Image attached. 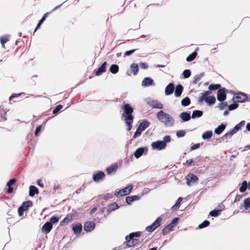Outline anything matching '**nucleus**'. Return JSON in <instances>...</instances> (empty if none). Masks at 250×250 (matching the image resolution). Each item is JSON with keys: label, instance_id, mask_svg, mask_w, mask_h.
Returning a JSON list of instances; mask_svg holds the SVG:
<instances>
[{"label": "nucleus", "instance_id": "5", "mask_svg": "<svg viewBox=\"0 0 250 250\" xmlns=\"http://www.w3.org/2000/svg\"><path fill=\"white\" fill-rule=\"evenodd\" d=\"M162 221V219L161 217H158L150 225L146 227V230L149 232H153L161 225Z\"/></svg>", "mask_w": 250, "mask_h": 250}, {"label": "nucleus", "instance_id": "1", "mask_svg": "<svg viewBox=\"0 0 250 250\" xmlns=\"http://www.w3.org/2000/svg\"><path fill=\"white\" fill-rule=\"evenodd\" d=\"M122 108L123 113L122 118H124V121L127 126V131H130L132 127V123L134 120V116L132 115L134 109L129 104H123Z\"/></svg>", "mask_w": 250, "mask_h": 250}, {"label": "nucleus", "instance_id": "51", "mask_svg": "<svg viewBox=\"0 0 250 250\" xmlns=\"http://www.w3.org/2000/svg\"><path fill=\"white\" fill-rule=\"evenodd\" d=\"M210 224V222L208 220H205L202 223L199 225L198 228L199 229H202L208 226Z\"/></svg>", "mask_w": 250, "mask_h": 250}, {"label": "nucleus", "instance_id": "23", "mask_svg": "<svg viewBox=\"0 0 250 250\" xmlns=\"http://www.w3.org/2000/svg\"><path fill=\"white\" fill-rule=\"evenodd\" d=\"M141 196L140 195H131L130 196H127L125 198V201L126 204L128 205H130L132 202L138 200L140 199Z\"/></svg>", "mask_w": 250, "mask_h": 250}, {"label": "nucleus", "instance_id": "57", "mask_svg": "<svg viewBox=\"0 0 250 250\" xmlns=\"http://www.w3.org/2000/svg\"><path fill=\"white\" fill-rule=\"evenodd\" d=\"M137 50H138V49H133L130 50L126 51L124 53V57L130 56Z\"/></svg>", "mask_w": 250, "mask_h": 250}, {"label": "nucleus", "instance_id": "49", "mask_svg": "<svg viewBox=\"0 0 250 250\" xmlns=\"http://www.w3.org/2000/svg\"><path fill=\"white\" fill-rule=\"evenodd\" d=\"M239 104L236 102L234 101V102L232 104H230L229 105H228V109L229 110L232 111L237 108Z\"/></svg>", "mask_w": 250, "mask_h": 250}, {"label": "nucleus", "instance_id": "32", "mask_svg": "<svg viewBox=\"0 0 250 250\" xmlns=\"http://www.w3.org/2000/svg\"><path fill=\"white\" fill-rule=\"evenodd\" d=\"M133 189V186L132 185H129L126 187L121 189L122 192H123L122 194L120 195H126L129 194L132 191Z\"/></svg>", "mask_w": 250, "mask_h": 250}, {"label": "nucleus", "instance_id": "8", "mask_svg": "<svg viewBox=\"0 0 250 250\" xmlns=\"http://www.w3.org/2000/svg\"><path fill=\"white\" fill-rule=\"evenodd\" d=\"M145 101L147 104L153 108L162 109L163 108V104L157 100H153L150 98H148Z\"/></svg>", "mask_w": 250, "mask_h": 250}, {"label": "nucleus", "instance_id": "34", "mask_svg": "<svg viewBox=\"0 0 250 250\" xmlns=\"http://www.w3.org/2000/svg\"><path fill=\"white\" fill-rule=\"evenodd\" d=\"M205 102L209 105L214 104L216 102V98L214 96H209L206 97Z\"/></svg>", "mask_w": 250, "mask_h": 250}, {"label": "nucleus", "instance_id": "16", "mask_svg": "<svg viewBox=\"0 0 250 250\" xmlns=\"http://www.w3.org/2000/svg\"><path fill=\"white\" fill-rule=\"evenodd\" d=\"M179 117L181 119L183 122H186L189 121L191 118L190 111H184L179 115Z\"/></svg>", "mask_w": 250, "mask_h": 250}, {"label": "nucleus", "instance_id": "52", "mask_svg": "<svg viewBox=\"0 0 250 250\" xmlns=\"http://www.w3.org/2000/svg\"><path fill=\"white\" fill-rule=\"evenodd\" d=\"M186 164H187L188 165V167L195 166V165H196V166L199 165V164L197 163V162H195V161L193 160V159L187 160L186 161Z\"/></svg>", "mask_w": 250, "mask_h": 250}, {"label": "nucleus", "instance_id": "60", "mask_svg": "<svg viewBox=\"0 0 250 250\" xmlns=\"http://www.w3.org/2000/svg\"><path fill=\"white\" fill-rule=\"evenodd\" d=\"M17 181V180L16 178H12L10 179L8 182L6 184V186L7 187L11 186L13 185H14Z\"/></svg>", "mask_w": 250, "mask_h": 250}, {"label": "nucleus", "instance_id": "10", "mask_svg": "<svg viewBox=\"0 0 250 250\" xmlns=\"http://www.w3.org/2000/svg\"><path fill=\"white\" fill-rule=\"evenodd\" d=\"M151 146L153 150H161L166 148L167 145L162 141L157 140L152 143Z\"/></svg>", "mask_w": 250, "mask_h": 250}, {"label": "nucleus", "instance_id": "25", "mask_svg": "<svg viewBox=\"0 0 250 250\" xmlns=\"http://www.w3.org/2000/svg\"><path fill=\"white\" fill-rule=\"evenodd\" d=\"M73 219L72 214H68L60 222V226H62L66 225Z\"/></svg>", "mask_w": 250, "mask_h": 250}, {"label": "nucleus", "instance_id": "45", "mask_svg": "<svg viewBox=\"0 0 250 250\" xmlns=\"http://www.w3.org/2000/svg\"><path fill=\"white\" fill-rule=\"evenodd\" d=\"M197 53L196 51H194L189 54L186 58V61L188 62H190L193 61L196 57Z\"/></svg>", "mask_w": 250, "mask_h": 250}, {"label": "nucleus", "instance_id": "58", "mask_svg": "<svg viewBox=\"0 0 250 250\" xmlns=\"http://www.w3.org/2000/svg\"><path fill=\"white\" fill-rule=\"evenodd\" d=\"M142 131L138 127L137 128L136 131L135 132L133 136V139L136 138L140 136L142 134Z\"/></svg>", "mask_w": 250, "mask_h": 250}, {"label": "nucleus", "instance_id": "24", "mask_svg": "<svg viewBox=\"0 0 250 250\" xmlns=\"http://www.w3.org/2000/svg\"><path fill=\"white\" fill-rule=\"evenodd\" d=\"M118 168V164L114 163L106 168L107 174L111 175L112 173H115Z\"/></svg>", "mask_w": 250, "mask_h": 250}, {"label": "nucleus", "instance_id": "27", "mask_svg": "<svg viewBox=\"0 0 250 250\" xmlns=\"http://www.w3.org/2000/svg\"><path fill=\"white\" fill-rule=\"evenodd\" d=\"M39 190L38 188L33 185L30 186L29 188V195L30 197H33L35 194H38Z\"/></svg>", "mask_w": 250, "mask_h": 250}, {"label": "nucleus", "instance_id": "64", "mask_svg": "<svg viewBox=\"0 0 250 250\" xmlns=\"http://www.w3.org/2000/svg\"><path fill=\"white\" fill-rule=\"evenodd\" d=\"M22 94H24V93H19V94H16V93H13L12 94L9 98V100L10 101L12 99L14 98H16Z\"/></svg>", "mask_w": 250, "mask_h": 250}, {"label": "nucleus", "instance_id": "7", "mask_svg": "<svg viewBox=\"0 0 250 250\" xmlns=\"http://www.w3.org/2000/svg\"><path fill=\"white\" fill-rule=\"evenodd\" d=\"M228 90L225 87H222L217 91V99L220 102L225 101L227 99V93Z\"/></svg>", "mask_w": 250, "mask_h": 250}, {"label": "nucleus", "instance_id": "46", "mask_svg": "<svg viewBox=\"0 0 250 250\" xmlns=\"http://www.w3.org/2000/svg\"><path fill=\"white\" fill-rule=\"evenodd\" d=\"M204 75L205 74L204 72H202L199 74L196 75L194 77V80L192 82L193 84H196L197 82H199Z\"/></svg>", "mask_w": 250, "mask_h": 250}, {"label": "nucleus", "instance_id": "40", "mask_svg": "<svg viewBox=\"0 0 250 250\" xmlns=\"http://www.w3.org/2000/svg\"><path fill=\"white\" fill-rule=\"evenodd\" d=\"M183 200V198L181 197H180L178 198V199L176 200L175 204L172 206L171 209L173 210H178L180 206L181 203L182 201Z\"/></svg>", "mask_w": 250, "mask_h": 250}, {"label": "nucleus", "instance_id": "18", "mask_svg": "<svg viewBox=\"0 0 250 250\" xmlns=\"http://www.w3.org/2000/svg\"><path fill=\"white\" fill-rule=\"evenodd\" d=\"M107 64L106 62H104L98 68L97 70L95 72V75L99 76L103 73L105 72L106 70V66Z\"/></svg>", "mask_w": 250, "mask_h": 250}, {"label": "nucleus", "instance_id": "9", "mask_svg": "<svg viewBox=\"0 0 250 250\" xmlns=\"http://www.w3.org/2000/svg\"><path fill=\"white\" fill-rule=\"evenodd\" d=\"M105 175L104 171L98 170L93 173L92 179L95 182H99L104 179Z\"/></svg>", "mask_w": 250, "mask_h": 250}, {"label": "nucleus", "instance_id": "11", "mask_svg": "<svg viewBox=\"0 0 250 250\" xmlns=\"http://www.w3.org/2000/svg\"><path fill=\"white\" fill-rule=\"evenodd\" d=\"M237 100L236 102L237 103H245L248 101V97L247 95L242 92H239L236 94H235V97Z\"/></svg>", "mask_w": 250, "mask_h": 250}, {"label": "nucleus", "instance_id": "56", "mask_svg": "<svg viewBox=\"0 0 250 250\" xmlns=\"http://www.w3.org/2000/svg\"><path fill=\"white\" fill-rule=\"evenodd\" d=\"M62 104H59L57 105L55 108L53 110L52 113L53 114H57L59 111L62 109Z\"/></svg>", "mask_w": 250, "mask_h": 250}, {"label": "nucleus", "instance_id": "54", "mask_svg": "<svg viewBox=\"0 0 250 250\" xmlns=\"http://www.w3.org/2000/svg\"><path fill=\"white\" fill-rule=\"evenodd\" d=\"M228 106V103L227 102H222L219 104L217 107L220 110H223L226 107Z\"/></svg>", "mask_w": 250, "mask_h": 250}, {"label": "nucleus", "instance_id": "33", "mask_svg": "<svg viewBox=\"0 0 250 250\" xmlns=\"http://www.w3.org/2000/svg\"><path fill=\"white\" fill-rule=\"evenodd\" d=\"M119 206L116 202L112 203L108 205V208L107 209V214H108L111 211L119 208Z\"/></svg>", "mask_w": 250, "mask_h": 250}, {"label": "nucleus", "instance_id": "14", "mask_svg": "<svg viewBox=\"0 0 250 250\" xmlns=\"http://www.w3.org/2000/svg\"><path fill=\"white\" fill-rule=\"evenodd\" d=\"M83 228L86 232L92 231L95 228V223L93 221H86L84 224Z\"/></svg>", "mask_w": 250, "mask_h": 250}, {"label": "nucleus", "instance_id": "37", "mask_svg": "<svg viewBox=\"0 0 250 250\" xmlns=\"http://www.w3.org/2000/svg\"><path fill=\"white\" fill-rule=\"evenodd\" d=\"M203 115V112L200 110H195L193 111L191 116V118L195 119L197 118L201 117Z\"/></svg>", "mask_w": 250, "mask_h": 250}, {"label": "nucleus", "instance_id": "44", "mask_svg": "<svg viewBox=\"0 0 250 250\" xmlns=\"http://www.w3.org/2000/svg\"><path fill=\"white\" fill-rule=\"evenodd\" d=\"M191 103V100L188 97H186L181 101V104L183 106H187Z\"/></svg>", "mask_w": 250, "mask_h": 250}, {"label": "nucleus", "instance_id": "12", "mask_svg": "<svg viewBox=\"0 0 250 250\" xmlns=\"http://www.w3.org/2000/svg\"><path fill=\"white\" fill-rule=\"evenodd\" d=\"M186 183L188 186H191L193 184L197 183L198 181V177L192 173H189L186 177Z\"/></svg>", "mask_w": 250, "mask_h": 250}, {"label": "nucleus", "instance_id": "47", "mask_svg": "<svg viewBox=\"0 0 250 250\" xmlns=\"http://www.w3.org/2000/svg\"><path fill=\"white\" fill-rule=\"evenodd\" d=\"M241 207H244L246 209L250 208V198L248 197L244 200L243 204L241 205Z\"/></svg>", "mask_w": 250, "mask_h": 250}, {"label": "nucleus", "instance_id": "6", "mask_svg": "<svg viewBox=\"0 0 250 250\" xmlns=\"http://www.w3.org/2000/svg\"><path fill=\"white\" fill-rule=\"evenodd\" d=\"M148 152V148L147 147H140L136 149V150L134 152L133 154L131 156V159H132L133 158V155L136 159L139 158L142 155H146L147 154Z\"/></svg>", "mask_w": 250, "mask_h": 250}, {"label": "nucleus", "instance_id": "20", "mask_svg": "<svg viewBox=\"0 0 250 250\" xmlns=\"http://www.w3.org/2000/svg\"><path fill=\"white\" fill-rule=\"evenodd\" d=\"M140 236L141 232H133L129 233V234L126 235L125 237V239L126 240V242H129V241H130L131 239H132V238H136L140 237Z\"/></svg>", "mask_w": 250, "mask_h": 250}, {"label": "nucleus", "instance_id": "38", "mask_svg": "<svg viewBox=\"0 0 250 250\" xmlns=\"http://www.w3.org/2000/svg\"><path fill=\"white\" fill-rule=\"evenodd\" d=\"M245 121L244 120L241 121L239 123L235 125L232 130L236 133L241 129L242 127L245 125Z\"/></svg>", "mask_w": 250, "mask_h": 250}, {"label": "nucleus", "instance_id": "43", "mask_svg": "<svg viewBox=\"0 0 250 250\" xmlns=\"http://www.w3.org/2000/svg\"><path fill=\"white\" fill-rule=\"evenodd\" d=\"M9 35H4L0 37V41L3 47H4L5 43L9 41Z\"/></svg>", "mask_w": 250, "mask_h": 250}, {"label": "nucleus", "instance_id": "61", "mask_svg": "<svg viewBox=\"0 0 250 250\" xmlns=\"http://www.w3.org/2000/svg\"><path fill=\"white\" fill-rule=\"evenodd\" d=\"M200 146V143H196L190 146L189 151H192L195 149H198Z\"/></svg>", "mask_w": 250, "mask_h": 250}, {"label": "nucleus", "instance_id": "21", "mask_svg": "<svg viewBox=\"0 0 250 250\" xmlns=\"http://www.w3.org/2000/svg\"><path fill=\"white\" fill-rule=\"evenodd\" d=\"M184 90V87L181 84L177 85L175 88L174 95L176 97H179Z\"/></svg>", "mask_w": 250, "mask_h": 250}, {"label": "nucleus", "instance_id": "17", "mask_svg": "<svg viewBox=\"0 0 250 250\" xmlns=\"http://www.w3.org/2000/svg\"><path fill=\"white\" fill-rule=\"evenodd\" d=\"M175 89L174 84L173 83H170L166 86L165 90V94L167 96L172 94Z\"/></svg>", "mask_w": 250, "mask_h": 250}, {"label": "nucleus", "instance_id": "35", "mask_svg": "<svg viewBox=\"0 0 250 250\" xmlns=\"http://www.w3.org/2000/svg\"><path fill=\"white\" fill-rule=\"evenodd\" d=\"M131 72L134 75H136L139 72V66L137 63H132L130 66Z\"/></svg>", "mask_w": 250, "mask_h": 250}, {"label": "nucleus", "instance_id": "15", "mask_svg": "<svg viewBox=\"0 0 250 250\" xmlns=\"http://www.w3.org/2000/svg\"><path fill=\"white\" fill-rule=\"evenodd\" d=\"M142 85L143 87H148L151 85H155L154 80L150 77H145L142 82Z\"/></svg>", "mask_w": 250, "mask_h": 250}, {"label": "nucleus", "instance_id": "39", "mask_svg": "<svg viewBox=\"0 0 250 250\" xmlns=\"http://www.w3.org/2000/svg\"><path fill=\"white\" fill-rule=\"evenodd\" d=\"M109 70L112 74H115L118 72L119 70V67L116 64H112L111 65Z\"/></svg>", "mask_w": 250, "mask_h": 250}, {"label": "nucleus", "instance_id": "53", "mask_svg": "<svg viewBox=\"0 0 250 250\" xmlns=\"http://www.w3.org/2000/svg\"><path fill=\"white\" fill-rule=\"evenodd\" d=\"M59 220V217L56 215L52 216L49 220V222L51 223V224L53 225V224L56 223L58 222Z\"/></svg>", "mask_w": 250, "mask_h": 250}, {"label": "nucleus", "instance_id": "2", "mask_svg": "<svg viewBox=\"0 0 250 250\" xmlns=\"http://www.w3.org/2000/svg\"><path fill=\"white\" fill-rule=\"evenodd\" d=\"M156 117L158 120L164 124L166 127H171L174 124L175 120L173 118L163 110L158 112L156 114Z\"/></svg>", "mask_w": 250, "mask_h": 250}, {"label": "nucleus", "instance_id": "31", "mask_svg": "<svg viewBox=\"0 0 250 250\" xmlns=\"http://www.w3.org/2000/svg\"><path fill=\"white\" fill-rule=\"evenodd\" d=\"M8 111V110H7ZM6 112L7 111L4 110L2 106H0V122H5L7 120L5 116Z\"/></svg>", "mask_w": 250, "mask_h": 250}, {"label": "nucleus", "instance_id": "55", "mask_svg": "<svg viewBox=\"0 0 250 250\" xmlns=\"http://www.w3.org/2000/svg\"><path fill=\"white\" fill-rule=\"evenodd\" d=\"M186 135V131L184 130H180L176 132V136L178 138L183 137Z\"/></svg>", "mask_w": 250, "mask_h": 250}, {"label": "nucleus", "instance_id": "28", "mask_svg": "<svg viewBox=\"0 0 250 250\" xmlns=\"http://www.w3.org/2000/svg\"><path fill=\"white\" fill-rule=\"evenodd\" d=\"M227 126V125L225 124H221L220 125H218L216 128L214 129V133L217 135L221 134L226 129Z\"/></svg>", "mask_w": 250, "mask_h": 250}, {"label": "nucleus", "instance_id": "63", "mask_svg": "<svg viewBox=\"0 0 250 250\" xmlns=\"http://www.w3.org/2000/svg\"><path fill=\"white\" fill-rule=\"evenodd\" d=\"M139 65L142 69H146L148 67V65L146 62H140Z\"/></svg>", "mask_w": 250, "mask_h": 250}, {"label": "nucleus", "instance_id": "50", "mask_svg": "<svg viewBox=\"0 0 250 250\" xmlns=\"http://www.w3.org/2000/svg\"><path fill=\"white\" fill-rule=\"evenodd\" d=\"M247 189V182L243 181L242 183L241 186L239 188V191L241 192H244Z\"/></svg>", "mask_w": 250, "mask_h": 250}, {"label": "nucleus", "instance_id": "62", "mask_svg": "<svg viewBox=\"0 0 250 250\" xmlns=\"http://www.w3.org/2000/svg\"><path fill=\"white\" fill-rule=\"evenodd\" d=\"M42 125H38L36 128V129H35V135L37 136L39 134V133L41 132V129H42Z\"/></svg>", "mask_w": 250, "mask_h": 250}, {"label": "nucleus", "instance_id": "36", "mask_svg": "<svg viewBox=\"0 0 250 250\" xmlns=\"http://www.w3.org/2000/svg\"><path fill=\"white\" fill-rule=\"evenodd\" d=\"M213 132L211 130H208L204 132L202 135L203 140H208L212 136Z\"/></svg>", "mask_w": 250, "mask_h": 250}, {"label": "nucleus", "instance_id": "4", "mask_svg": "<svg viewBox=\"0 0 250 250\" xmlns=\"http://www.w3.org/2000/svg\"><path fill=\"white\" fill-rule=\"evenodd\" d=\"M33 205V202L31 200L23 202L18 208V212L19 216L20 217L22 216L23 215L24 212L27 211L29 208L32 207Z\"/></svg>", "mask_w": 250, "mask_h": 250}, {"label": "nucleus", "instance_id": "48", "mask_svg": "<svg viewBox=\"0 0 250 250\" xmlns=\"http://www.w3.org/2000/svg\"><path fill=\"white\" fill-rule=\"evenodd\" d=\"M191 74V72L190 69H185L183 71L182 75L183 78L187 79L188 78Z\"/></svg>", "mask_w": 250, "mask_h": 250}, {"label": "nucleus", "instance_id": "3", "mask_svg": "<svg viewBox=\"0 0 250 250\" xmlns=\"http://www.w3.org/2000/svg\"><path fill=\"white\" fill-rule=\"evenodd\" d=\"M180 220L179 217L174 218L170 223L167 225L162 230V234L163 235L167 234L170 231L173 230V228L178 224Z\"/></svg>", "mask_w": 250, "mask_h": 250}, {"label": "nucleus", "instance_id": "42", "mask_svg": "<svg viewBox=\"0 0 250 250\" xmlns=\"http://www.w3.org/2000/svg\"><path fill=\"white\" fill-rule=\"evenodd\" d=\"M221 85L219 83L210 84L208 87V89L210 91H215L216 90H218L219 89H221Z\"/></svg>", "mask_w": 250, "mask_h": 250}, {"label": "nucleus", "instance_id": "26", "mask_svg": "<svg viewBox=\"0 0 250 250\" xmlns=\"http://www.w3.org/2000/svg\"><path fill=\"white\" fill-rule=\"evenodd\" d=\"M51 13V12H47L45 14L43 15V16L42 17V18L41 19V20L38 22L34 31L33 33V35H34L35 33V32L40 28L41 25L42 24V23L44 22V21L45 20L48 15Z\"/></svg>", "mask_w": 250, "mask_h": 250}, {"label": "nucleus", "instance_id": "13", "mask_svg": "<svg viewBox=\"0 0 250 250\" xmlns=\"http://www.w3.org/2000/svg\"><path fill=\"white\" fill-rule=\"evenodd\" d=\"M72 229L75 234H79L83 230L82 224L81 223H73L72 225Z\"/></svg>", "mask_w": 250, "mask_h": 250}, {"label": "nucleus", "instance_id": "22", "mask_svg": "<svg viewBox=\"0 0 250 250\" xmlns=\"http://www.w3.org/2000/svg\"><path fill=\"white\" fill-rule=\"evenodd\" d=\"M140 243V240L137 238L131 239L130 241L129 242H126V241L124 243V245H125L126 247L130 248L134 247L138 245Z\"/></svg>", "mask_w": 250, "mask_h": 250}, {"label": "nucleus", "instance_id": "30", "mask_svg": "<svg viewBox=\"0 0 250 250\" xmlns=\"http://www.w3.org/2000/svg\"><path fill=\"white\" fill-rule=\"evenodd\" d=\"M150 125V123L148 121L146 120H144L142 122H141L138 126L139 129H140L142 131L145 130L147 127H148Z\"/></svg>", "mask_w": 250, "mask_h": 250}, {"label": "nucleus", "instance_id": "19", "mask_svg": "<svg viewBox=\"0 0 250 250\" xmlns=\"http://www.w3.org/2000/svg\"><path fill=\"white\" fill-rule=\"evenodd\" d=\"M53 227V225L49 221L45 222L42 227V231L45 234L50 232Z\"/></svg>", "mask_w": 250, "mask_h": 250}, {"label": "nucleus", "instance_id": "29", "mask_svg": "<svg viewBox=\"0 0 250 250\" xmlns=\"http://www.w3.org/2000/svg\"><path fill=\"white\" fill-rule=\"evenodd\" d=\"M235 132L231 129L229 131L225 133L223 136L220 137V139L222 141H226L227 142V140L231 138V137L234 135Z\"/></svg>", "mask_w": 250, "mask_h": 250}, {"label": "nucleus", "instance_id": "41", "mask_svg": "<svg viewBox=\"0 0 250 250\" xmlns=\"http://www.w3.org/2000/svg\"><path fill=\"white\" fill-rule=\"evenodd\" d=\"M221 213V209H218L217 208H215L213 210H211L209 213V215L216 217L220 215Z\"/></svg>", "mask_w": 250, "mask_h": 250}, {"label": "nucleus", "instance_id": "59", "mask_svg": "<svg viewBox=\"0 0 250 250\" xmlns=\"http://www.w3.org/2000/svg\"><path fill=\"white\" fill-rule=\"evenodd\" d=\"M171 141V137L169 135H166L163 138V140L162 142L163 143H165L166 145H167V143H168L170 142Z\"/></svg>", "mask_w": 250, "mask_h": 250}]
</instances>
